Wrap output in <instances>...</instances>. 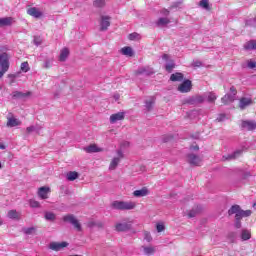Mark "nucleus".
<instances>
[{"label":"nucleus","mask_w":256,"mask_h":256,"mask_svg":"<svg viewBox=\"0 0 256 256\" xmlns=\"http://www.w3.org/2000/svg\"><path fill=\"white\" fill-rule=\"evenodd\" d=\"M251 210H243L239 205H233L228 210V215H235V227L236 229H241V219L243 217H251Z\"/></svg>","instance_id":"nucleus-1"},{"label":"nucleus","mask_w":256,"mask_h":256,"mask_svg":"<svg viewBox=\"0 0 256 256\" xmlns=\"http://www.w3.org/2000/svg\"><path fill=\"white\" fill-rule=\"evenodd\" d=\"M137 207V203L133 201H119L116 200L112 203V209L118 211H131Z\"/></svg>","instance_id":"nucleus-2"},{"label":"nucleus","mask_w":256,"mask_h":256,"mask_svg":"<svg viewBox=\"0 0 256 256\" xmlns=\"http://www.w3.org/2000/svg\"><path fill=\"white\" fill-rule=\"evenodd\" d=\"M0 79L9 71V55L7 53H0Z\"/></svg>","instance_id":"nucleus-3"},{"label":"nucleus","mask_w":256,"mask_h":256,"mask_svg":"<svg viewBox=\"0 0 256 256\" xmlns=\"http://www.w3.org/2000/svg\"><path fill=\"white\" fill-rule=\"evenodd\" d=\"M62 220L64 221V223H70V225H73L76 231H83V227L81 226V223H79V220L75 218V215L67 214L63 216Z\"/></svg>","instance_id":"nucleus-4"},{"label":"nucleus","mask_w":256,"mask_h":256,"mask_svg":"<svg viewBox=\"0 0 256 256\" xmlns=\"http://www.w3.org/2000/svg\"><path fill=\"white\" fill-rule=\"evenodd\" d=\"M236 95H237V89L235 88V86H231L230 94L224 95V97H222L221 101L224 105H229V103H233V101H235Z\"/></svg>","instance_id":"nucleus-5"},{"label":"nucleus","mask_w":256,"mask_h":256,"mask_svg":"<svg viewBox=\"0 0 256 256\" xmlns=\"http://www.w3.org/2000/svg\"><path fill=\"white\" fill-rule=\"evenodd\" d=\"M100 31H107L111 27V16L100 15Z\"/></svg>","instance_id":"nucleus-6"},{"label":"nucleus","mask_w":256,"mask_h":256,"mask_svg":"<svg viewBox=\"0 0 256 256\" xmlns=\"http://www.w3.org/2000/svg\"><path fill=\"white\" fill-rule=\"evenodd\" d=\"M202 161H203V159L197 154H193V153L187 154V162L190 165H193L194 167H199V165H201Z\"/></svg>","instance_id":"nucleus-7"},{"label":"nucleus","mask_w":256,"mask_h":256,"mask_svg":"<svg viewBox=\"0 0 256 256\" xmlns=\"http://www.w3.org/2000/svg\"><path fill=\"white\" fill-rule=\"evenodd\" d=\"M136 75H145L146 77H149L155 75V70L150 66H142L136 70Z\"/></svg>","instance_id":"nucleus-8"},{"label":"nucleus","mask_w":256,"mask_h":256,"mask_svg":"<svg viewBox=\"0 0 256 256\" xmlns=\"http://www.w3.org/2000/svg\"><path fill=\"white\" fill-rule=\"evenodd\" d=\"M241 129H244L245 131H255L256 122L254 120H242Z\"/></svg>","instance_id":"nucleus-9"},{"label":"nucleus","mask_w":256,"mask_h":256,"mask_svg":"<svg viewBox=\"0 0 256 256\" xmlns=\"http://www.w3.org/2000/svg\"><path fill=\"white\" fill-rule=\"evenodd\" d=\"M193 89V84L191 83V80H185L182 84L178 86V91L180 93H189Z\"/></svg>","instance_id":"nucleus-10"},{"label":"nucleus","mask_w":256,"mask_h":256,"mask_svg":"<svg viewBox=\"0 0 256 256\" xmlns=\"http://www.w3.org/2000/svg\"><path fill=\"white\" fill-rule=\"evenodd\" d=\"M65 247H69V243L67 242H51L49 245V249L52 251H61V249H65Z\"/></svg>","instance_id":"nucleus-11"},{"label":"nucleus","mask_w":256,"mask_h":256,"mask_svg":"<svg viewBox=\"0 0 256 256\" xmlns=\"http://www.w3.org/2000/svg\"><path fill=\"white\" fill-rule=\"evenodd\" d=\"M132 222H118L115 225V230L118 232H125L131 229Z\"/></svg>","instance_id":"nucleus-12"},{"label":"nucleus","mask_w":256,"mask_h":256,"mask_svg":"<svg viewBox=\"0 0 256 256\" xmlns=\"http://www.w3.org/2000/svg\"><path fill=\"white\" fill-rule=\"evenodd\" d=\"M27 14L30 15L31 17H34L35 19L43 17V12H41V10H39V8L37 7L28 8Z\"/></svg>","instance_id":"nucleus-13"},{"label":"nucleus","mask_w":256,"mask_h":256,"mask_svg":"<svg viewBox=\"0 0 256 256\" xmlns=\"http://www.w3.org/2000/svg\"><path fill=\"white\" fill-rule=\"evenodd\" d=\"M203 101H205V97L201 95H196L188 98L186 100V103H188L189 105H199V103H203Z\"/></svg>","instance_id":"nucleus-14"},{"label":"nucleus","mask_w":256,"mask_h":256,"mask_svg":"<svg viewBox=\"0 0 256 256\" xmlns=\"http://www.w3.org/2000/svg\"><path fill=\"white\" fill-rule=\"evenodd\" d=\"M13 23H15V18L13 17L0 18V27H11Z\"/></svg>","instance_id":"nucleus-15"},{"label":"nucleus","mask_w":256,"mask_h":256,"mask_svg":"<svg viewBox=\"0 0 256 256\" xmlns=\"http://www.w3.org/2000/svg\"><path fill=\"white\" fill-rule=\"evenodd\" d=\"M125 119V113L118 112L110 116V123H117V121H123Z\"/></svg>","instance_id":"nucleus-16"},{"label":"nucleus","mask_w":256,"mask_h":256,"mask_svg":"<svg viewBox=\"0 0 256 256\" xmlns=\"http://www.w3.org/2000/svg\"><path fill=\"white\" fill-rule=\"evenodd\" d=\"M243 153L241 150H237L232 154H227L222 157V161H233V159H237Z\"/></svg>","instance_id":"nucleus-17"},{"label":"nucleus","mask_w":256,"mask_h":256,"mask_svg":"<svg viewBox=\"0 0 256 256\" xmlns=\"http://www.w3.org/2000/svg\"><path fill=\"white\" fill-rule=\"evenodd\" d=\"M51 188L50 187H41L38 190V196L40 199H47V195L50 193Z\"/></svg>","instance_id":"nucleus-18"},{"label":"nucleus","mask_w":256,"mask_h":256,"mask_svg":"<svg viewBox=\"0 0 256 256\" xmlns=\"http://www.w3.org/2000/svg\"><path fill=\"white\" fill-rule=\"evenodd\" d=\"M251 103H253V100H251V98L243 97L240 99L239 107L243 111V109H247V107H249Z\"/></svg>","instance_id":"nucleus-19"},{"label":"nucleus","mask_w":256,"mask_h":256,"mask_svg":"<svg viewBox=\"0 0 256 256\" xmlns=\"http://www.w3.org/2000/svg\"><path fill=\"white\" fill-rule=\"evenodd\" d=\"M147 195H149V189H147V187H143L142 189L133 192L134 197H147Z\"/></svg>","instance_id":"nucleus-20"},{"label":"nucleus","mask_w":256,"mask_h":256,"mask_svg":"<svg viewBox=\"0 0 256 256\" xmlns=\"http://www.w3.org/2000/svg\"><path fill=\"white\" fill-rule=\"evenodd\" d=\"M6 125L7 127H19V125H21V122L15 117H8Z\"/></svg>","instance_id":"nucleus-21"},{"label":"nucleus","mask_w":256,"mask_h":256,"mask_svg":"<svg viewBox=\"0 0 256 256\" xmlns=\"http://www.w3.org/2000/svg\"><path fill=\"white\" fill-rule=\"evenodd\" d=\"M29 95H31V92H19V91H14L12 93V97L13 99H25V97H29Z\"/></svg>","instance_id":"nucleus-22"},{"label":"nucleus","mask_w":256,"mask_h":256,"mask_svg":"<svg viewBox=\"0 0 256 256\" xmlns=\"http://www.w3.org/2000/svg\"><path fill=\"white\" fill-rule=\"evenodd\" d=\"M84 151H86V153H99L102 151V149L97 147L95 144H91L88 147H85Z\"/></svg>","instance_id":"nucleus-23"},{"label":"nucleus","mask_w":256,"mask_h":256,"mask_svg":"<svg viewBox=\"0 0 256 256\" xmlns=\"http://www.w3.org/2000/svg\"><path fill=\"white\" fill-rule=\"evenodd\" d=\"M244 49L246 51H256V40H250L244 44Z\"/></svg>","instance_id":"nucleus-24"},{"label":"nucleus","mask_w":256,"mask_h":256,"mask_svg":"<svg viewBox=\"0 0 256 256\" xmlns=\"http://www.w3.org/2000/svg\"><path fill=\"white\" fill-rule=\"evenodd\" d=\"M67 57H69V48H63L60 52L59 61L65 62Z\"/></svg>","instance_id":"nucleus-25"},{"label":"nucleus","mask_w":256,"mask_h":256,"mask_svg":"<svg viewBox=\"0 0 256 256\" xmlns=\"http://www.w3.org/2000/svg\"><path fill=\"white\" fill-rule=\"evenodd\" d=\"M153 105H155L154 97H150V98L146 99V101H145L146 111H151V109H153Z\"/></svg>","instance_id":"nucleus-26"},{"label":"nucleus","mask_w":256,"mask_h":256,"mask_svg":"<svg viewBox=\"0 0 256 256\" xmlns=\"http://www.w3.org/2000/svg\"><path fill=\"white\" fill-rule=\"evenodd\" d=\"M184 75L181 72H176L174 74H171L170 81H182L184 79Z\"/></svg>","instance_id":"nucleus-27"},{"label":"nucleus","mask_w":256,"mask_h":256,"mask_svg":"<svg viewBox=\"0 0 256 256\" xmlns=\"http://www.w3.org/2000/svg\"><path fill=\"white\" fill-rule=\"evenodd\" d=\"M171 23V20L169 18H159L156 22L157 27H165L166 25H169Z\"/></svg>","instance_id":"nucleus-28"},{"label":"nucleus","mask_w":256,"mask_h":256,"mask_svg":"<svg viewBox=\"0 0 256 256\" xmlns=\"http://www.w3.org/2000/svg\"><path fill=\"white\" fill-rule=\"evenodd\" d=\"M122 55H126L127 57H133V48L126 46L121 49Z\"/></svg>","instance_id":"nucleus-29"},{"label":"nucleus","mask_w":256,"mask_h":256,"mask_svg":"<svg viewBox=\"0 0 256 256\" xmlns=\"http://www.w3.org/2000/svg\"><path fill=\"white\" fill-rule=\"evenodd\" d=\"M66 178L68 179V181H75V179L79 178V173H77L76 171H70L67 173Z\"/></svg>","instance_id":"nucleus-30"},{"label":"nucleus","mask_w":256,"mask_h":256,"mask_svg":"<svg viewBox=\"0 0 256 256\" xmlns=\"http://www.w3.org/2000/svg\"><path fill=\"white\" fill-rule=\"evenodd\" d=\"M241 239L242 241H249V239H251V231L246 229L242 230Z\"/></svg>","instance_id":"nucleus-31"},{"label":"nucleus","mask_w":256,"mask_h":256,"mask_svg":"<svg viewBox=\"0 0 256 256\" xmlns=\"http://www.w3.org/2000/svg\"><path fill=\"white\" fill-rule=\"evenodd\" d=\"M120 161H121V158H113V160L110 163L109 169L111 171H115V169H117V165H119Z\"/></svg>","instance_id":"nucleus-32"},{"label":"nucleus","mask_w":256,"mask_h":256,"mask_svg":"<svg viewBox=\"0 0 256 256\" xmlns=\"http://www.w3.org/2000/svg\"><path fill=\"white\" fill-rule=\"evenodd\" d=\"M44 217L46 221H55L57 219V216L53 212H45Z\"/></svg>","instance_id":"nucleus-33"},{"label":"nucleus","mask_w":256,"mask_h":256,"mask_svg":"<svg viewBox=\"0 0 256 256\" xmlns=\"http://www.w3.org/2000/svg\"><path fill=\"white\" fill-rule=\"evenodd\" d=\"M93 6L98 9H103V7L105 6V0H95L93 2Z\"/></svg>","instance_id":"nucleus-34"},{"label":"nucleus","mask_w":256,"mask_h":256,"mask_svg":"<svg viewBox=\"0 0 256 256\" xmlns=\"http://www.w3.org/2000/svg\"><path fill=\"white\" fill-rule=\"evenodd\" d=\"M128 39L130 41H139V39H141V35H139V33L134 32L129 34Z\"/></svg>","instance_id":"nucleus-35"},{"label":"nucleus","mask_w":256,"mask_h":256,"mask_svg":"<svg viewBox=\"0 0 256 256\" xmlns=\"http://www.w3.org/2000/svg\"><path fill=\"white\" fill-rule=\"evenodd\" d=\"M197 215H199V209L197 208H193L188 212L189 219H193V217H197Z\"/></svg>","instance_id":"nucleus-36"},{"label":"nucleus","mask_w":256,"mask_h":256,"mask_svg":"<svg viewBox=\"0 0 256 256\" xmlns=\"http://www.w3.org/2000/svg\"><path fill=\"white\" fill-rule=\"evenodd\" d=\"M199 5L200 7H202V9H206V11H209V9H211L209 7V0H201Z\"/></svg>","instance_id":"nucleus-37"},{"label":"nucleus","mask_w":256,"mask_h":256,"mask_svg":"<svg viewBox=\"0 0 256 256\" xmlns=\"http://www.w3.org/2000/svg\"><path fill=\"white\" fill-rule=\"evenodd\" d=\"M165 69L168 73H171V71L175 69V62L170 61L168 64L165 65Z\"/></svg>","instance_id":"nucleus-38"},{"label":"nucleus","mask_w":256,"mask_h":256,"mask_svg":"<svg viewBox=\"0 0 256 256\" xmlns=\"http://www.w3.org/2000/svg\"><path fill=\"white\" fill-rule=\"evenodd\" d=\"M8 217H9V219H18L19 213L15 210H10L8 212Z\"/></svg>","instance_id":"nucleus-39"},{"label":"nucleus","mask_w":256,"mask_h":256,"mask_svg":"<svg viewBox=\"0 0 256 256\" xmlns=\"http://www.w3.org/2000/svg\"><path fill=\"white\" fill-rule=\"evenodd\" d=\"M31 68L29 67V62H23L21 64V71L27 73Z\"/></svg>","instance_id":"nucleus-40"},{"label":"nucleus","mask_w":256,"mask_h":256,"mask_svg":"<svg viewBox=\"0 0 256 256\" xmlns=\"http://www.w3.org/2000/svg\"><path fill=\"white\" fill-rule=\"evenodd\" d=\"M208 101L209 103H215L217 101V95L213 92L208 93Z\"/></svg>","instance_id":"nucleus-41"},{"label":"nucleus","mask_w":256,"mask_h":256,"mask_svg":"<svg viewBox=\"0 0 256 256\" xmlns=\"http://www.w3.org/2000/svg\"><path fill=\"white\" fill-rule=\"evenodd\" d=\"M27 133H33V131H35L36 133H39V131H41V128L37 127V126H30L26 128Z\"/></svg>","instance_id":"nucleus-42"},{"label":"nucleus","mask_w":256,"mask_h":256,"mask_svg":"<svg viewBox=\"0 0 256 256\" xmlns=\"http://www.w3.org/2000/svg\"><path fill=\"white\" fill-rule=\"evenodd\" d=\"M22 231L25 235H33L35 233V227L23 228Z\"/></svg>","instance_id":"nucleus-43"},{"label":"nucleus","mask_w":256,"mask_h":256,"mask_svg":"<svg viewBox=\"0 0 256 256\" xmlns=\"http://www.w3.org/2000/svg\"><path fill=\"white\" fill-rule=\"evenodd\" d=\"M145 255H153L155 253V248L153 247H144Z\"/></svg>","instance_id":"nucleus-44"},{"label":"nucleus","mask_w":256,"mask_h":256,"mask_svg":"<svg viewBox=\"0 0 256 256\" xmlns=\"http://www.w3.org/2000/svg\"><path fill=\"white\" fill-rule=\"evenodd\" d=\"M156 230L158 233H162V231H165V224L163 223L156 224Z\"/></svg>","instance_id":"nucleus-45"},{"label":"nucleus","mask_w":256,"mask_h":256,"mask_svg":"<svg viewBox=\"0 0 256 256\" xmlns=\"http://www.w3.org/2000/svg\"><path fill=\"white\" fill-rule=\"evenodd\" d=\"M30 207H32L33 209L39 208V202L36 200H30Z\"/></svg>","instance_id":"nucleus-46"},{"label":"nucleus","mask_w":256,"mask_h":256,"mask_svg":"<svg viewBox=\"0 0 256 256\" xmlns=\"http://www.w3.org/2000/svg\"><path fill=\"white\" fill-rule=\"evenodd\" d=\"M144 239H145V241H147L148 243H150V241L153 240V238L151 237V233L145 232V233H144Z\"/></svg>","instance_id":"nucleus-47"},{"label":"nucleus","mask_w":256,"mask_h":256,"mask_svg":"<svg viewBox=\"0 0 256 256\" xmlns=\"http://www.w3.org/2000/svg\"><path fill=\"white\" fill-rule=\"evenodd\" d=\"M225 119H227V116L225 114H220L216 121H218L219 123H221V121H225Z\"/></svg>","instance_id":"nucleus-48"},{"label":"nucleus","mask_w":256,"mask_h":256,"mask_svg":"<svg viewBox=\"0 0 256 256\" xmlns=\"http://www.w3.org/2000/svg\"><path fill=\"white\" fill-rule=\"evenodd\" d=\"M247 66H248L249 69H255L256 62H253V61L249 60Z\"/></svg>","instance_id":"nucleus-49"},{"label":"nucleus","mask_w":256,"mask_h":256,"mask_svg":"<svg viewBox=\"0 0 256 256\" xmlns=\"http://www.w3.org/2000/svg\"><path fill=\"white\" fill-rule=\"evenodd\" d=\"M203 63L199 60H196L192 63V67H201Z\"/></svg>","instance_id":"nucleus-50"},{"label":"nucleus","mask_w":256,"mask_h":256,"mask_svg":"<svg viewBox=\"0 0 256 256\" xmlns=\"http://www.w3.org/2000/svg\"><path fill=\"white\" fill-rule=\"evenodd\" d=\"M49 67H51V60H45L44 69H49Z\"/></svg>","instance_id":"nucleus-51"},{"label":"nucleus","mask_w":256,"mask_h":256,"mask_svg":"<svg viewBox=\"0 0 256 256\" xmlns=\"http://www.w3.org/2000/svg\"><path fill=\"white\" fill-rule=\"evenodd\" d=\"M34 43H35L37 46L41 45V39L35 37V38H34Z\"/></svg>","instance_id":"nucleus-52"},{"label":"nucleus","mask_w":256,"mask_h":256,"mask_svg":"<svg viewBox=\"0 0 256 256\" xmlns=\"http://www.w3.org/2000/svg\"><path fill=\"white\" fill-rule=\"evenodd\" d=\"M117 155H118V159H123V157H124V155H123V151H121V150H118L117 151Z\"/></svg>","instance_id":"nucleus-53"},{"label":"nucleus","mask_w":256,"mask_h":256,"mask_svg":"<svg viewBox=\"0 0 256 256\" xmlns=\"http://www.w3.org/2000/svg\"><path fill=\"white\" fill-rule=\"evenodd\" d=\"M190 151H199V146L198 145L191 146Z\"/></svg>","instance_id":"nucleus-54"},{"label":"nucleus","mask_w":256,"mask_h":256,"mask_svg":"<svg viewBox=\"0 0 256 256\" xmlns=\"http://www.w3.org/2000/svg\"><path fill=\"white\" fill-rule=\"evenodd\" d=\"M180 5H181V2H176V3H174V4L171 6V8H172V9H175V8L179 7Z\"/></svg>","instance_id":"nucleus-55"},{"label":"nucleus","mask_w":256,"mask_h":256,"mask_svg":"<svg viewBox=\"0 0 256 256\" xmlns=\"http://www.w3.org/2000/svg\"><path fill=\"white\" fill-rule=\"evenodd\" d=\"M162 59H164V61H169V55L167 54L162 55Z\"/></svg>","instance_id":"nucleus-56"},{"label":"nucleus","mask_w":256,"mask_h":256,"mask_svg":"<svg viewBox=\"0 0 256 256\" xmlns=\"http://www.w3.org/2000/svg\"><path fill=\"white\" fill-rule=\"evenodd\" d=\"M119 94H116V95H114V99L116 100V101H119Z\"/></svg>","instance_id":"nucleus-57"},{"label":"nucleus","mask_w":256,"mask_h":256,"mask_svg":"<svg viewBox=\"0 0 256 256\" xmlns=\"http://www.w3.org/2000/svg\"><path fill=\"white\" fill-rule=\"evenodd\" d=\"M163 15H169V11L168 10H164L162 11Z\"/></svg>","instance_id":"nucleus-58"},{"label":"nucleus","mask_w":256,"mask_h":256,"mask_svg":"<svg viewBox=\"0 0 256 256\" xmlns=\"http://www.w3.org/2000/svg\"><path fill=\"white\" fill-rule=\"evenodd\" d=\"M0 149H5V145H3L2 143H0Z\"/></svg>","instance_id":"nucleus-59"},{"label":"nucleus","mask_w":256,"mask_h":256,"mask_svg":"<svg viewBox=\"0 0 256 256\" xmlns=\"http://www.w3.org/2000/svg\"><path fill=\"white\" fill-rule=\"evenodd\" d=\"M251 21H252V20H250V21L246 22V25H251V24H250V23H251Z\"/></svg>","instance_id":"nucleus-60"},{"label":"nucleus","mask_w":256,"mask_h":256,"mask_svg":"<svg viewBox=\"0 0 256 256\" xmlns=\"http://www.w3.org/2000/svg\"><path fill=\"white\" fill-rule=\"evenodd\" d=\"M0 169H3V165L1 164V162H0Z\"/></svg>","instance_id":"nucleus-61"},{"label":"nucleus","mask_w":256,"mask_h":256,"mask_svg":"<svg viewBox=\"0 0 256 256\" xmlns=\"http://www.w3.org/2000/svg\"><path fill=\"white\" fill-rule=\"evenodd\" d=\"M254 209H256V202L253 204Z\"/></svg>","instance_id":"nucleus-62"},{"label":"nucleus","mask_w":256,"mask_h":256,"mask_svg":"<svg viewBox=\"0 0 256 256\" xmlns=\"http://www.w3.org/2000/svg\"><path fill=\"white\" fill-rule=\"evenodd\" d=\"M0 225H3V221L0 219Z\"/></svg>","instance_id":"nucleus-63"},{"label":"nucleus","mask_w":256,"mask_h":256,"mask_svg":"<svg viewBox=\"0 0 256 256\" xmlns=\"http://www.w3.org/2000/svg\"><path fill=\"white\" fill-rule=\"evenodd\" d=\"M254 23H256V18L252 20Z\"/></svg>","instance_id":"nucleus-64"}]
</instances>
